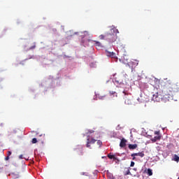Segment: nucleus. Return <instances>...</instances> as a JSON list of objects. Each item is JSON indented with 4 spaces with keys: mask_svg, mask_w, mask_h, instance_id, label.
<instances>
[{
    "mask_svg": "<svg viewBox=\"0 0 179 179\" xmlns=\"http://www.w3.org/2000/svg\"><path fill=\"white\" fill-rule=\"evenodd\" d=\"M120 146V148H125V146H127V141L125 140V138H122L121 140Z\"/></svg>",
    "mask_w": 179,
    "mask_h": 179,
    "instance_id": "423d86ee",
    "label": "nucleus"
},
{
    "mask_svg": "<svg viewBox=\"0 0 179 179\" xmlns=\"http://www.w3.org/2000/svg\"><path fill=\"white\" fill-rule=\"evenodd\" d=\"M120 33L117 28L114 27L110 29L108 33H105L104 35L101 34L99 36L100 40H106L109 43H114L117 40V34Z\"/></svg>",
    "mask_w": 179,
    "mask_h": 179,
    "instance_id": "f257e3e1",
    "label": "nucleus"
},
{
    "mask_svg": "<svg viewBox=\"0 0 179 179\" xmlns=\"http://www.w3.org/2000/svg\"><path fill=\"white\" fill-rule=\"evenodd\" d=\"M129 169H126V171L124 172V176H128L129 174Z\"/></svg>",
    "mask_w": 179,
    "mask_h": 179,
    "instance_id": "dca6fc26",
    "label": "nucleus"
},
{
    "mask_svg": "<svg viewBox=\"0 0 179 179\" xmlns=\"http://www.w3.org/2000/svg\"><path fill=\"white\" fill-rule=\"evenodd\" d=\"M135 156H140V157H143V156H145V154L143 153V152H141L138 153H135Z\"/></svg>",
    "mask_w": 179,
    "mask_h": 179,
    "instance_id": "4468645a",
    "label": "nucleus"
},
{
    "mask_svg": "<svg viewBox=\"0 0 179 179\" xmlns=\"http://www.w3.org/2000/svg\"><path fill=\"white\" fill-rule=\"evenodd\" d=\"M95 43V45L96 47H97L98 48H103V45L101 44V43L97 41H94Z\"/></svg>",
    "mask_w": 179,
    "mask_h": 179,
    "instance_id": "9d476101",
    "label": "nucleus"
},
{
    "mask_svg": "<svg viewBox=\"0 0 179 179\" xmlns=\"http://www.w3.org/2000/svg\"><path fill=\"white\" fill-rule=\"evenodd\" d=\"M85 175V173H83V176H84Z\"/></svg>",
    "mask_w": 179,
    "mask_h": 179,
    "instance_id": "7c9ffc66",
    "label": "nucleus"
},
{
    "mask_svg": "<svg viewBox=\"0 0 179 179\" xmlns=\"http://www.w3.org/2000/svg\"><path fill=\"white\" fill-rule=\"evenodd\" d=\"M130 166H131V167H134V166H135V162H131Z\"/></svg>",
    "mask_w": 179,
    "mask_h": 179,
    "instance_id": "4be33fe9",
    "label": "nucleus"
},
{
    "mask_svg": "<svg viewBox=\"0 0 179 179\" xmlns=\"http://www.w3.org/2000/svg\"><path fill=\"white\" fill-rule=\"evenodd\" d=\"M172 96L170 94H159V92H156L152 95V101L160 102L163 101L164 103H167V101H170L171 100Z\"/></svg>",
    "mask_w": 179,
    "mask_h": 179,
    "instance_id": "f03ea898",
    "label": "nucleus"
},
{
    "mask_svg": "<svg viewBox=\"0 0 179 179\" xmlns=\"http://www.w3.org/2000/svg\"><path fill=\"white\" fill-rule=\"evenodd\" d=\"M36 48V43H34V45L29 48V50H34Z\"/></svg>",
    "mask_w": 179,
    "mask_h": 179,
    "instance_id": "a211bd4d",
    "label": "nucleus"
},
{
    "mask_svg": "<svg viewBox=\"0 0 179 179\" xmlns=\"http://www.w3.org/2000/svg\"><path fill=\"white\" fill-rule=\"evenodd\" d=\"M97 96L99 99V100H104V99H106V95H101L100 94H99Z\"/></svg>",
    "mask_w": 179,
    "mask_h": 179,
    "instance_id": "ddd939ff",
    "label": "nucleus"
},
{
    "mask_svg": "<svg viewBox=\"0 0 179 179\" xmlns=\"http://www.w3.org/2000/svg\"><path fill=\"white\" fill-rule=\"evenodd\" d=\"M165 86L169 89H173L174 87V83L171 80H168L165 82Z\"/></svg>",
    "mask_w": 179,
    "mask_h": 179,
    "instance_id": "39448f33",
    "label": "nucleus"
},
{
    "mask_svg": "<svg viewBox=\"0 0 179 179\" xmlns=\"http://www.w3.org/2000/svg\"><path fill=\"white\" fill-rule=\"evenodd\" d=\"M178 179H179V177H178Z\"/></svg>",
    "mask_w": 179,
    "mask_h": 179,
    "instance_id": "2f4dec72",
    "label": "nucleus"
},
{
    "mask_svg": "<svg viewBox=\"0 0 179 179\" xmlns=\"http://www.w3.org/2000/svg\"><path fill=\"white\" fill-rule=\"evenodd\" d=\"M99 148H101L102 145H103V142H101V141L100 140H98L97 142H96Z\"/></svg>",
    "mask_w": 179,
    "mask_h": 179,
    "instance_id": "2eb2a0df",
    "label": "nucleus"
},
{
    "mask_svg": "<svg viewBox=\"0 0 179 179\" xmlns=\"http://www.w3.org/2000/svg\"><path fill=\"white\" fill-rule=\"evenodd\" d=\"M32 143H37V138H34L31 141Z\"/></svg>",
    "mask_w": 179,
    "mask_h": 179,
    "instance_id": "aec40b11",
    "label": "nucleus"
},
{
    "mask_svg": "<svg viewBox=\"0 0 179 179\" xmlns=\"http://www.w3.org/2000/svg\"><path fill=\"white\" fill-rule=\"evenodd\" d=\"M132 157H133V160H135V153L131 155Z\"/></svg>",
    "mask_w": 179,
    "mask_h": 179,
    "instance_id": "5701e85b",
    "label": "nucleus"
},
{
    "mask_svg": "<svg viewBox=\"0 0 179 179\" xmlns=\"http://www.w3.org/2000/svg\"><path fill=\"white\" fill-rule=\"evenodd\" d=\"M115 82L116 83H120V82H118V81L116 80H115Z\"/></svg>",
    "mask_w": 179,
    "mask_h": 179,
    "instance_id": "cd10ccee",
    "label": "nucleus"
},
{
    "mask_svg": "<svg viewBox=\"0 0 179 179\" xmlns=\"http://www.w3.org/2000/svg\"><path fill=\"white\" fill-rule=\"evenodd\" d=\"M155 135H156L153 138L151 139L152 142H157V141H160L162 139V135H160V131H155Z\"/></svg>",
    "mask_w": 179,
    "mask_h": 179,
    "instance_id": "20e7f679",
    "label": "nucleus"
},
{
    "mask_svg": "<svg viewBox=\"0 0 179 179\" xmlns=\"http://www.w3.org/2000/svg\"><path fill=\"white\" fill-rule=\"evenodd\" d=\"M147 174L148 176H153V171L152 169H148L147 170Z\"/></svg>",
    "mask_w": 179,
    "mask_h": 179,
    "instance_id": "f8f14e48",
    "label": "nucleus"
},
{
    "mask_svg": "<svg viewBox=\"0 0 179 179\" xmlns=\"http://www.w3.org/2000/svg\"><path fill=\"white\" fill-rule=\"evenodd\" d=\"M10 155H12V152L8 151V152H7V156L10 157Z\"/></svg>",
    "mask_w": 179,
    "mask_h": 179,
    "instance_id": "412c9836",
    "label": "nucleus"
},
{
    "mask_svg": "<svg viewBox=\"0 0 179 179\" xmlns=\"http://www.w3.org/2000/svg\"><path fill=\"white\" fill-rule=\"evenodd\" d=\"M117 129H120V125L117 126Z\"/></svg>",
    "mask_w": 179,
    "mask_h": 179,
    "instance_id": "c85d7f7f",
    "label": "nucleus"
},
{
    "mask_svg": "<svg viewBox=\"0 0 179 179\" xmlns=\"http://www.w3.org/2000/svg\"><path fill=\"white\" fill-rule=\"evenodd\" d=\"M19 159H23V155H20Z\"/></svg>",
    "mask_w": 179,
    "mask_h": 179,
    "instance_id": "393cba45",
    "label": "nucleus"
},
{
    "mask_svg": "<svg viewBox=\"0 0 179 179\" xmlns=\"http://www.w3.org/2000/svg\"><path fill=\"white\" fill-rule=\"evenodd\" d=\"M124 103H125V104H127L128 106H129V105L132 104L133 101H132V99H131L129 98H127L124 101Z\"/></svg>",
    "mask_w": 179,
    "mask_h": 179,
    "instance_id": "6e6552de",
    "label": "nucleus"
},
{
    "mask_svg": "<svg viewBox=\"0 0 179 179\" xmlns=\"http://www.w3.org/2000/svg\"><path fill=\"white\" fill-rule=\"evenodd\" d=\"M129 149H135V145H129Z\"/></svg>",
    "mask_w": 179,
    "mask_h": 179,
    "instance_id": "6ab92c4d",
    "label": "nucleus"
},
{
    "mask_svg": "<svg viewBox=\"0 0 179 179\" xmlns=\"http://www.w3.org/2000/svg\"><path fill=\"white\" fill-rule=\"evenodd\" d=\"M80 156H83V150L80 151Z\"/></svg>",
    "mask_w": 179,
    "mask_h": 179,
    "instance_id": "b1692460",
    "label": "nucleus"
},
{
    "mask_svg": "<svg viewBox=\"0 0 179 179\" xmlns=\"http://www.w3.org/2000/svg\"><path fill=\"white\" fill-rule=\"evenodd\" d=\"M109 94H110V96H113V97H117V92L114 91H110Z\"/></svg>",
    "mask_w": 179,
    "mask_h": 179,
    "instance_id": "9b49d317",
    "label": "nucleus"
},
{
    "mask_svg": "<svg viewBox=\"0 0 179 179\" xmlns=\"http://www.w3.org/2000/svg\"><path fill=\"white\" fill-rule=\"evenodd\" d=\"M173 162H176V163L179 162V157L177 155H174L172 157Z\"/></svg>",
    "mask_w": 179,
    "mask_h": 179,
    "instance_id": "1a4fd4ad",
    "label": "nucleus"
},
{
    "mask_svg": "<svg viewBox=\"0 0 179 179\" xmlns=\"http://www.w3.org/2000/svg\"><path fill=\"white\" fill-rule=\"evenodd\" d=\"M93 132H94V131L93 130L90 131V134H93Z\"/></svg>",
    "mask_w": 179,
    "mask_h": 179,
    "instance_id": "bb28decb",
    "label": "nucleus"
},
{
    "mask_svg": "<svg viewBox=\"0 0 179 179\" xmlns=\"http://www.w3.org/2000/svg\"><path fill=\"white\" fill-rule=\"evenodd\" d=\"M108 157L109 159H115V157H114V155H111V154H108Z\"/></svg>",
    "mask_w": 179,
    "mask_h": 179,
    "instance_id": "f3484780",
    "label": "nucleus"
},
{
    "mask_svg": "<svg viewBox=\"0 0 179 179\" xmlns=\"http://www.w3.org/2000/svg\"><path fill=\"white\" fill-rule=\"evenodd\" d=\"M9 159V156L7 155V157L5 158V160H8Z\"/></svg>",
    "mask_w": 179,
    "mask_h": 179,
    "instance_id": "a878e982",
    "label": "nucleus"
},
{
    "mask_svg": "<svg viewBox=\"0 0 179 179\" xmlns=\"http://www.w3.org/2000/svg\"><path fill=\"white\" fill-rule=\"evenodd\" d=\"M136 146H137L136 144H135V148H136Z\"/></svg>",
    "mask_w": 179,
    "mask_h": 179,
    "instance_id": "c756f323",
    "label": "nucleus"
},
{
    "mask_svg": "<svg viewBox=\"0 0 179 179\" xmlns=\"http://www.w3.org/2000/svg\"><path fill=\"white\" fill-rule=\"evenodd\" d=\"M106 55L107 57H111V58H115V53L113 52L106 51Z\"/></svg>",
    "mask_w": 179,
    "mask_h": 179,
    "instance_id": "0eeeda50",
    "label": "nucleus"
},
{
    "mask_svg": "<svg viewBox=\"0 0 179 179\" xmlns=\"http://www.w3.org/2000/svg\"><path fill=\"white\" fill-rule=\"evenodd\" d=\"M96 141L97 140L94 139L93 138V136L88 135L87 136L86 148H89L90 149H92V148L90 147V145H93V144L96 143Z\"/></svg>",
    "mask_w": 179,
    "mask_h": 179,
    "instance_id": "7ed1b4c3",
    "label": "nucleus"
}]
</instances>
